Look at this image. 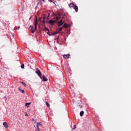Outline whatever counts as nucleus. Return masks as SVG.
<instances>
[{
  "mask_svg": "<svg viewBox=\"0 0 131 131\" xmlns=\"http://www.w3.org/2000/svg\"><path fill=\"white\" fill-rule=\"evenodd\" d=\"M59 19H60V18H59V17L57 16L56 18V20L51 19L50 20H48L47 21V23H48L49 24H50V25L53 26L55 24V23H56L57 21H58V20H59Z\"/></svg>",
  "mask_w": 131,
  "mask_h": 131,
  "instance_id": "f257e3e1",
  "label": "nucleus"
},
{
  "mask_svg": "<svg viewBox=\"0 0 131 131\" xmlns=\"http://www.w3.org/2000/svg\"><path fill=\"white\" fill-rule=\"evenodd\" d=\"M45 20H46V17L43 16L42 17H40L39 21L40 22H41V25L42 26H43L45 25Z\"/></svg>",
  "mask_w": 131,
  "mask_h": 131,
  "instance_id": "f03ea898",
  "label": "nucleus"
},
{
  "mask_svg": "<svg viewBox=\"0 0 131 131\" xmlns=\"http://www.w3.org/2000/svg\"><path fill=\"white\" fill-rule=\"evenodd\" d=\"M36 70L35 73H36L38 76H39L40 78H41V72H40V70H39L38 69H36Z\"/></svg>",
  "mask_w": 131,
  "mask_h": 131,
  "instance_id": "7ed1b4c3",
  "label": "nucleus"
},
{
  "mask_svg": "<svg viewBox=\"0 0 131 131\" xmlns=\"http://www.w3.org/2000/svg\"><path fill=\"white\" fill-rule=\"evenodd\" d=\"M62 56L64 58V59H69V58L70 57V54H63L62 55Z\"/></svg>",
  "mask_w": 131,
  "mask_h": 131,
  "instance_id": "20e7f679",
  "label": "nucleus"
},
{
  "mask_svg": "<svg viewBox=\"0 0 131 131\" xmlns=\"http://www.w3.org/2000/svg\"><path fill=\"white\" fill-rule=\"evenodd\" d=\"M37 24H38V22L37 21V18H36L35 20V30H36L37 28Z\"/></svg>",
  "mask_w": 131,
  "mask_h": 131,
  "instance_id": "39448f33",
  "label": "nucleus"
},
{
  "mask_svg": "<svg viewBox=\"0 0 131 131\" xmlns=\"http://www.w3.org/2000/svg\"><path fill=\"white\" fill-rule=\"evenodd\" d=\"M3 126L5 127V128H8V127H9V125H8V123H7L6 122H4Z\"/></svg>",
  "mask_w": 131,
  "mask_h": 131,
  "instance_id": "423d86ee",
  "label": "nucleus"
},
{
  "mask_svg": "<svg viewBox=\"0 0 131 131\" xmlns=\"http://www.w3.org/2000/svg\"><path fill=\"white\" fill-rule=\"evenodd\" d=\"M58 33H59V32H57V31L56 33H52L51 34H50V32L47 33V34H49L50 36L52 35H55V34H58Z\"/></svg>",
  "mask_w": 131,
  "mask_h": 131,
  "instance_id": "0eeeda50",
  "label": "nucleus"
},
{
  "mask_svg": "<svg viewBox=\"0 0 131 131\" xmlns=\"http://www.w3.org/2000/svg\"><path fill=\"white\" fill-rule=\"evenodd\" d=\"M41 78H42L43 81H48V79L47 78V77H46V76L43 75Z\"/></svg>",
  "mask_w": 131,
  "mask_h": 131,
  "instance_id": "6e6552de",
  "label": "nucleus"
},
{
  "mask_svg": "<svg viewBox=\"0 0 131 131\" xmlns=\"http://www.w3.org/2000/svg\"><path fill=\"white\" fill-rule=\"evenodd\" d=\"M63 20L61 19L59 21H58V25L59 27L61 26V25H63Z\"/></svg>",
  "mask_w": 131,
  "mask_h": 131,
  "instance_id": "1a4fd4ad",
  "label": "nucleus"
},
{
  "mask_svg": "<svg viewBox=\"0 0 131 131\" xmlns=\"http://www.w3.org/2000/svg\"><path fill=\"white\" fill-rule=\"evenodd\" d=\"M73 9H75V12H78V7L76 5H75Z\"/></svg>",
  "mask_w": 131,
  "mask_h": 131,
  "instance_id": "9d476101",
  "label": "nucleus"
},
{
  "mask_svg": "<svg viewBox=\"0 0 131 131\" xmlns=\"http://www.w3.org/2000/svg\"><path fill=\"white\" fill-rule=\"evenodd\" d=\"M75 6V5H74L73 3H71V4H69V8H73Z\"/></svg>",
  "mask_w": 131,
  "mask_h": 131,
  "instance_id": "9b49d317",
  "label": "nucleus"
},
{
  "mask_svg": "<svg viewBox=\"0 0 131 131\" xmlns=\"http://www.w3.org/2000/svg\"><path fill=\"white\" fill-rule=\"evenodd\" d=\"M30 27L31 28V32L32 33H34V30H33V26H30Z\"/></svg>",
  "mask_w": 131,
  "mask_h": 131,
  "instance_id": "f8f14e48",
  "label": "nucleus"
},
{
  "mask_svg": "<svg viewBox=\"0 0 131 131\" xmlns=\"http://www.w3.org/2000/svg\"><path fill=\"white\" fill-rule=\"evenodd\" d=\"M63 27H60L59 28V29H57L56 31L57 32H59V33H60V31H62V30H63Z\"/></svg>",
  "mask_w": 131,
  "mask_h": 131,
  "instance_id": "ddd939ff",
  "label": "nucleus"
},
{
  "mask_svg": "<svg viewBox=\"0 0 131 131\" xmlns=\"http://www.w3.org/2000/svg\"><path fill=\"white\" fill-rule=\"evenodd\" d=\"M43 31H48V33H49V32H50L49 29L47 28L46 27V26H45V29H43Z\"/></svg>",
  "mask_w": 131,
  "mask_h": 131,
  "instance_id": "4468645a",
  "label": "nucleus"
},
{
  "mask_svg": "<svg viewBox=\"0 0 131 131\" xmlns=\"http://www.w3.org/2000/svg\"><path fill=\"white\" fill-rule=\"evenodd\" d=\"M30 104H31V103H26L25 106L26 107H27V108H28V107H29V105H30Z\"/></svg>",
  "mask_w": 131,
  "mask_h": 131,
  "instance_id": "2eb2a0df",
  "label": "nucleus"
},
{
  "mask_svg": "<svg viewBox=\"0 0 131 131\" xmlns=\"http://www.w3.org/2000/svg\"><path fill=\"white\" fill-rule=\"evenodd\" d=\"M84 113V112L83 111H81L80 112V116L81 117V116H83V114Z\"/></svg>",
  "mask_w": 131,
  "mask_h": 131,
  "instance_id": "dca6fc26",
  "label": "nucleus"
},
{
  "mask_svg": "<svg viewBox=\"0 0 131 131\" xmlns=\"http://www.w3.org/2000/svg\"><path fill=\"white\" fill-rule=\"evenodd\" d=\"M42 123L41 122H39L37 123V127H38L39 125H42Z\"/></svg>",
  "mask_w": 131,
  "mask_h": 131,
  "instance_id": "f3484780",
  "label": "nucleus"
},
{
  "mask_svg": "<svg viewBox=\"0 0 131 131\" xmlns=\"http://www.w3.org/2000/svg\"><path fill=\"white\" fill-rule=\"evenodd\" d=\"M34 127L36 129L35 131H39V128L38 127H37L36 128V127H35V125H34Z\"/></svg>",
  "mask_w": 131,
  "mask_h": 131,
  "instance_id": "a211bd4d",
  "label": "nucleus"
},
{
  "mask_svg": "<svg viewBox=\"0 0 131 131\" xmlns=\"http://www.w3.org/2000/svg\"><path fill=\"white\" fill-rule=\"evenodd\" d=\"M19 91H20L23 94H24V93H25V91L23 90L19 89Z\"/></svg>",
  "mask_w": 131,
  "mask_h": 131,
  "instance_id": "6ab92c4d",
  "label": "nucleus"
},
{
  "mask_svg": "<svg viewBox=\"0 0 131 131\" xmlns=\"http://www.w3.org/2000/svg\"><path fill=\"white\" fill-rule=\"evenodd\" d=\"M20 83L22 84L23 85H24V86H26V84H25L24 82H20Z\"/></svg>",
  "mask_w": 131,
  "mask_h": 131,
  "instance_id": "aec40b11",
  "label": "nucleus"
},
{
  "mask_svg": "<svg viewBox=\"0 0 131 131\" xmlns=\"http://www.w3.org/2000/svg\"><path fill=\"white\" fill-rule=\"evenodd\" d=\"M21 69H24V67H25V66H24V64H23L21 66H20Z\"/></svg>",
  "mask_w": 131,
  "mask_h": 131,
  "instance_id": "412c9836",
  "label": "nucleus"
},
{
  "mask_svg": "<svg viewBox=\"0 0 131 131\" xmlns=\"http://www.w3.org/2000/svg\"><path fill=\"white\" fill-rule=\"evenodd\" d=\"M46 105H47V107H50V104H49V103H48V102H46Z\"/></svg>",
  "mask_w": 131,
  "mask_h": 131,
  "instance_id": "4be33fe9",
  "label": "nucleus"
},
{
  "mask_svg": "<svg viewBox=\"0 0 131 131\" xmlns=\"http://www.w3.org/2000/svg\"><path fill=\"white\" fill-rule=\"evenodd\" d=\"M63 27H64V28H66V27H67V24H64L63 25Z\"/></svg>",
  "mask_w": 131,
  "mask_h": 131,
  "instance_id": "5701e85b",
  "label": "nucleus"
},
{
  "mask_svg": "<svg viewBox=\"0 0 131 131\" xmlns=\"http://www.w3.org/2000/svg\"><path fill=\"white\" fill-rule=\"evenodd\" d=\"M32 121H33L34 122V123H36V121H35V119H32Z\"/></svg>",
  "mask_w": 131,
  "mask_h": 131,
  "instance_id": "b1692460",
  "label": "nucleus"
},
{
  "mask_svg": "<svg viewBox=\"0 0 131 131\" xmlns=\"http://www.w3.org/2000/svg\"><path fill=\"white\" fill-rule=\"evenodd\" d=\"M75 128H76V125H74L73 128L72 129H75Z\"/></svg>",
  "mask_w": 131,
  "mask_h": 131,
  "instance_id": "393cba45",
  "label": "nucleus"
},
{
  "mask_svg": "<svg viewBox=\"0 0 131 131\" xmlns=\"http://www.w3.org/2000/svg\"><path fill=\"white\" fill-rule=\"evenodd\" d=\"M49 1V2H50V3H53V1H52V0H48Z\"/></svg>",
  "mask_w": 131,
  "mask_h": 131,
  "instance_id": "a878e982",
  "label": "nucleus"
},
{
  "mask_svg": "<svg viewBox=\"0 0 131 131\" xmlns=\"http://www.w3.org/2000/svg\"><path fill=\"white\" fill-rule=\"evenodd\" d=\"M20 29V26H18L17 28H16V29Z\"/></svg>",
  "mask_w": 131,
  "mask_h": 131,
  "instance_id": "bb28decb",
  "label": "nucleus"
},
{
  "mask_svg": "<svg viewBox=\"0 0 131 131\" xmlns=\"http://www.w3.org/2000/svg\"><path fill=\"white\" fill-rule=\"evenodd\" d=\"M25 116H28V114L27 113H26L25 115Z\"/></svg>",
  "mask_w": 131,
  "mask_h": 131,
  "instance_id": "cd10ccee",
  "label": "nucleus"
},
{
  "mask_svg": "<svg viewBox=\"0 0 131 131\" xmlns=\"http://www.w3.org/2000/svg\"><path fill=\"white\" fill-rule=\"evenodd\" d=\"M58 16L61 17V14H59Z\"/></svg>",
  "mask_w": 131,
  "mask_h": 131,
  "instance_id": "c85d7f7f",
  "label": "nucleus"
},
{
  "mask_svg": "<svg viewBox=\"0 0 131 131\" xmlns=\"http://www.w3.org/2000/svg\"><path fill=\"white\" fill-rule=\"evenodd\" d=\"M43 1V2H45V0H42Z\"/></svg>",
  "mask_w": 131,
  "mask_h": 131,
  "instance_id": "c756f323",
  "label": "nucleus"
},
{
  "mask_svg": "<svg viewBox=\"0 0 131 131\" xmlns=\"http://www.w3.org/2000/svg\"><path fill=\"white\" fill-rule=\"evenodd\" d=\"M57 41H59V40H57Z\"/></svg>",
  "mask_w": 131,
  "mask_h": 131,
  "instance_id": "7c9ffc66",
  "label": "nucleus"
}]
</instances>
